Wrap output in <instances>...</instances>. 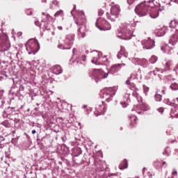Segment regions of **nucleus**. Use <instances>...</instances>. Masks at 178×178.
I'll return each instance as SVG.
<instances>
[{
  "instance_id": "1",
  "label": "nucleus",
  "mask_w": 178,
  "mask_h": 178,
  "mask_svg": "<svg viewBox=\"0 0 178 178\" xmlns=\"http://www.w3.org/2000/svg\"><path fill=\"white\" fill-rule=\"evenodd\" d=\"M76 24L80 26L78 29V35L81 38H84L86 37V23L87 19H86V15H84V11H76V16L74 17Z\"/></svg>"
},
{
  "instance_id": "2",
  "label": "nucleus",
  "mask_w": 178,
  "mask_h": 178,
  "mask_svg": "<svg viewBox=\"0 0 178 178\" xmlns=\"http://www.w3.org/2000/svg\"><path fill=\"white\" fill-rule=\"evenodd\" d=\"M134 31V29L131 24L124 23L121 24L120 29H118L117 37L122 38V40H131V35Z\"/></svg>"
},
{
  "instance_id": "3",
  "label": "nucleus",
  "mask_w": 178,
  "mask_h": 178,
  "mask_svg": "<svg viewBox=\"0 0 178 178\" xmlns=\"http://www.w3.org/2000/svg\"><path fill=\"white\" fill-rule=\"evenodd\" d=\"M26 49L29 55H31V54L35 55L40 49V43H38V40L30 39L26 44Z\"/></svg>"
},
{
  "instance_id": "4",
  "label": "nucleus",
  "mask_w": 178,
  "mask_h": 178,
  "mask_svg": "<svg viewBox=\"0 0 178 178\" xmlns=\"http://www.w3.org/2000/svg\"><path fill=\"white\" fill-rule=\"evenodd\" d=\"M115 94H116V89L115 88H106L104 90L101 91L100 97L107 102H111Z\"/></svg>"
},
{
  "instance_id": "5",
  "label": "nucleus",
  "mask_w": 178,
  "mask_h": 178,
  "mask_svg": "<svg viewBox=\"0 0 178 178\" xmlns=\"http://www.w3.org/2000/svg\"><path fill=\"white\" fill-rule=\"evenodd\" d=\"M120 16V7L118 5L111 6L110 13H107L106 17L111 22H115Z\"/></svg>"
},
{
  "instance_id": "6",
  "label": "nucleus",
  "mask_w": 178,
  "mask_h": 178,
  "mask_svg": "<svg viewBox=\"0 0 178 178\" xmlns=\"http://www.w3.org/2000/svg\"><path fill=\"white\" fill-rule=\"evenodd\" d=\"M109 74V72L106 73L101 70H92L90 72V77L94 79L96 83H98L99 80L102 79H106Z\"/></svg>"
},
{
  "instance_id": "7",
  "label": "nucleus",
  "mask_w": 178,
  "mask_h": 178,
  "mask_svg": "<svg viewBox=\"0 0 178 178\" xmlns=\"http://www.w3.org/2000/svg\"><path fill=\"white\" fill-rule=\"evenodd\" d=\"M95 25L96 27L99 29V30L103 31H106V30H111V24H109V23H108L106 20L102 17H99L97 19Z\"/></svg>"
},
{
  "instance_id": "8",
  "label": "nucleus",
  "mask_w": 178,
  "mask_h": 178,
  "mask_svg": "<svg viewBox=\"0 0 178 178\" xmlns=\"http://www.w3.org/2000/svg\"><path fill=\"white\" fill-rule=\"evenodd\" d=\"M150 6H147L144 3L138 4L136 8L135 12L138 16L143 17V16H146L148 10H149Z\"/></svg>"
},
{
  "instance_id": "9",
  "label": "nucleus",
  "mask_w": 178,
  "mask_h": 178,
  "mask_svg": "<svg viewBox=\"0 0 178 178\" xmlns=\"http://www.w3.org/2000/svg\"><path fill=\"white\" fill-rule=\"evenodd\" d=\"M163 70H160L159 68L156 67L153 71H150L146 75L145 79L146 80H153V79H155V76H156V74L161 79V76H162V74H163Z\"/></svg>"
},
{
  "instance_id": "10",
  "label": "nucleus",
  "mask_w": 178,
  "mask_h": 178,
  "mask_svg": "<svg viewBox=\"0 0 178 178\" xmlns=\"http://www.w3.org/2000/svg\"><path fill=\"white\" fill-rule=\"evenodd\" d=\"M73 53V59H75L77 62V63H82L81 61L86 62V55L81 54V53L76 51V49H73L72 50Z\"/></svg>"
},
{
  "instance_id": "11",
  "label": "nucleus",
  "mask_w": 178,
  "mask_h": 178,
  "mask_svg": "<svg viewBox=\"0 0 178 178\" xmlns=\"http://www.w3.org/2000/svg\"><path fill=\"white\" fill-rule=\"evenodd\" d=\"M143 49H152L155 47V41L148 38L147 40L142 41Z\"/></svg>"
},
{
  "instance_id": "12",
  "label": "nucleus",
  "mask_w": 178,
  "mask_h": 178,
  "mask_svg": "<svg viewBox=\"0 0 178 178\" xmlns=\"http://www.w3.org/2000/svg\"><path fill=\"white\" fill-rule=\"evenodd\" d=\"M149 15L152 19H156L158 16H159V10H161V8H159V6H150L149 7Z\"/></svg>"
},
{
  "instance_id": "13",
  "label": "nucleus",
  "mask_w": 178,
  "mask_h": 178,
  "mask_svg": "<svg viewBox=\"0 0 178 178\" xmlns=\"http://www.w3.org/2000/svg\"><path fill=\"white\" fill-rule=\"evenodd\" d=\"M96 111H95V115L96 116H99V115H104L106 112V107L104 105V102H102L95 107Z\"/></svg>"
},
{
  "instance_id": "14",
  "label": "nucleus",
  "mask_w": 178,
  "mask_h": 178,
  "mask_svg": "<svg viewBox=\"0 0 178 178\" xmlns=\"http://www.w3.org/2000/svg\"><path fill=\"white\" fill-rule=\"evenodd\" d=\"M132 62L135 65H140V66H143V67H147V66H148V60L145 58L140 59L138 58H134Z\"/></svg>"
},
{
  "instance_id": "15",
  "label": "nucleus",
  "mask_w": 178,
  "mask_h": 178,
  "mask_svg": "<svg viewBox=\"0 0 178 178\" xmlns=\"http://www.w3.org/2000/svg\"><path fill=\"white\" fill-rule=\"evenodd\" d=\"M131 88H129L126 93L125 96L124 97V102L121 103V105H122V108L127 107V105H129V102H130V95H131Z\"/></svg>"
},
{
  "instance_id": "16",
  "label": "nucleus",
  "mask_w": 178,
  "mask_h": 178,
  "mask_svg": "<svg viewBox=\"0 0 178 178\" xmlns=\"http://www.w3.org/2000/svg\"><path fill=\"white\" fill-rule=\"evenodd\" d=\"M129 54L126 53L124 50V47L121 46L120 51L118 52L117 57L118 59H127Z\"/></svg>"
},
{
  "instance_id": "17",
  "label": "nucleus",
  "mask_w": 178,
  "mask_h": 178,
  "mask_svg": "<svg viewBox=\"0 0 178 178\" xmlns=\"http://www.w3.org/2000/svg\"><path fill=\"white\" fill-rule=\"evenodd\" d=\"M122 66H126V64L122 63V64H115L113 65L109 71V73L111 74H115V73H118L119 70H120V68Z\"/></svg>"
},
{
  "instance_id": "18",
  "label": "nucleus",
  "mask_w": 178,
  "mask_h": 178,
  "mask_svg": "<svg viewBox=\"0 0 178 178\" xmlns=\"http://www.w3.org/2000/svg\"><path fill=\"white\" fill-rule=\"evenodd\" d=\"M74 41V35L69 34L65 36L64 40V44L66 45H73V42Z\"/></svg>"
},
{
  "instance_id": "19",
  "label": "nucleus",
  "mask_w": 178,
  "mask_h": 178,
  "mask_svg": "<svg viewBox=\"0 0 178 178\" xmlns=\"http://www.w3.org/2000/svg\"><path fill=\"white\" fill-rule=\"evenodd\" d=\"M42 22L43 23H46V22H55V19H54V18H52L49 14L42 12Z\"/></svg>"
},
{
  "instance_id": "20",
  "label": "nucleus",
  "mask_w": 178,
  "mask_h": 178,
  "mask_svg": "<svg viewBox=\"0 0 178 178\" xmlns=\"http://www.w3.org/2000/svg\"><path fill=\"white\" fill-rule=\"evenodd\" d=\"M177 42H178V29H175V33L171 35L169 41L172 45H176Z\"/></svg>"
},
{
  "instance_id": "21",
  "label": "nucleus",
  "mask_w": 178,
  "mask_h": 178,
  "mask_svg": "<svg viewBox=\"0 0 178 178\" xmlns=\"http://www.w3.org/2000/svg\"><path fill=\"white\" fill-rule=\"evenodd\" d=\"M172 69H173V70L175 72H176V70L178 68H176V66L175 67V63H173L172 60H168L166 63H165V70H163V73H165V72H166V70H172Z\"/></svg>"
},
{
  "instance_id": "22",
  "label": "nucleus",
  "mask_w": 178,
  "mask_h": 178,
  "mask_svg": "<svg viewBox=\"0 0 178 178\" xmlns=\"http://www.w3.org/2000/svg\"><path fill=\"white\" fill-rule=\"evenodd\" d=\"M166 30H168V27L163 26L161 28L158 29L156 31V34L157 37H162L163 35H165L166 34Z\"/></svg>"
},
{
  "instance_id": "23",
  "label": "nucleus",
  "mask_w": 178,
  "mask_h": 178,
  "mask_svg": "<svg viewBox=\"0 0 178 178\" xmlns=\"http://www.w3.org/2000/svg\"><path fill=\"white\" fill-rule=\"evenodd\" d=\"M136 108L140 111H143L144 112L149 111V107L148 105H147V104L144 103V102L137 104Z\"/></svg>"
},
{
  "instance_id": "24",
  "label": "nucleus",
  "mask_w": 178,
  "mask_h": 178,
  "mask_svg": "<svg viewBox=\"0 0 178 178\" xmlns=\"http://www.w3.org/2000/svg\"><path fill=\"white\" fill-rule=\"evenodd\" d=\"M51 70H52V73H54V74H62L63 72L62 70V67H60V65L54 66Z\"/></svg>"
},
{
  "instance_id": "25",
  "label": "nucleus",
  "mask_w": 178,
  "mask_h": 178,
  "mask_svg": "<svg viewBox=\"0 0 178 178\" xmlns=\"http://www.w3.org/2000/svg\"><path fill=\"white\" fill-rule=\"evenodd\" d=\"M161 49L164 52V54H168V55L172 54V51H173V49L172 47H169L168 45L162 46Z\"/></svg>"
},
{
  "instance_id": "26",
  "label": "nucleus",
  "mask_w": 178,
  "mask_h": 178,
  "mask_svg": "<svg viewBox=\"0 0 178 178\" xmlns=\"http://www.w3.org/2000/svg\"><path fill=\"white\" fill-rule=\"evenodd\" d=\"M128 166H129V164L127 163V160L124 159L119 165V169H120V170H123L124 169H127Z\"/></svg>"
},
{
  "instance_id": "27",
  "label": "nucleus",
  "mask_w": 178,
  "mask_h": 178,
  "mask_svg": "<svg viewBox=\"0 0 178 178\" xmlns=\"http://www.w3.org/2000/svg\"><path fill=\"white\" fill-rule=\"evenodd\" d=\"M95 165L97 168V169H99V170H100L101 172L106 169V165H105V163H104L103 164L99 163L98 165L97 164V162H95Z\"/></svg>"
},
{
  "instance_id": "28",
  "label": "nucleus",
  "mask_w": 178,
  "mask_h": 178,
  "mask_svg": "<svg viewBox=\"0 0 178 178\" xmlns=\"http://www.w3.org/2000/svg\"><path fill=\"white\" fill-rule=\"evenodd\" d=\"M177 26L178 22L176 20H173L170 22V29H173V30H175V29H176Z\"/></svg>"
},
{
  "instance_id": "29",
  "label": "nucleus",
  "mask_w": 178,
  "mask_h": 178,
  "mask_svg": "<svg viewBox=\"0 0 178 178\" xmlns=\"http://www.w3.org/2000/svg\"><path fill=\"white\" fill-rule=\"evenodd\" d=\"M132 95H133L134 97H136V99H137L138 102H139V104H141V103L143 102V97H141L140 95H138V93L134 92Z\"/></svg>"
},
{
  "instance_id": "30",
  "label": "nucleus",
  "mask_w": 178,
  "mask_h": 178,
  "mask_svg": "<svg viewBox=\"0 0 178 178\" xmlns=\"http://www.w3.org/2000/svg\"><path fill=\"white\" fill-rule=\"evenodd\" d=\"M130 119V124L131 126H133L134 124H136V122L137 120V117L135 115H131L129 117Z\"/></svg>"
},
{
  "instance_id": "31",
  "label": "nucleus",
  "mask_w": 178,
  "mask_h": 178,
  "mask_svg": "<svg viewBox=\"0 0 178 178\" xmlns=\"http://www.w3.org/2000/svg\"><path fill=\"white\" fill-rule=\"evenodd\" d=\"M137 77V73L136 72H133L131 76L129 77V80H138Z\"/></svg>"
},
{
  "instance_id": "32",
  "label": "nucleus",
  "mask_w": 178,
  "mask_h": 178,
  "mask_svg": "<svg viewBox=\"0 0 178 178\" xmlns=\"http://www.w3.org/2000/svg\"><path fill=\"white\" fill-rule=\"evenodd\" d=\"M154 99L155 101H156L157 102H161L162 101V95H159V94H156L154 96Z\"/></svg>"
},
{
  "instance_id": "33",
  "label": "nucleus",
  "mask_w": 178,
  "mask_h": 178,
  "mask_svg": "<svg viewBox=\"0 0 178 178\" xmlns=\"http://www.w3.org/2000/svg\"><path fill=\"white\" fill-rule=\"evenodd\" d=\"M170 88L172 91H176L178 90V84L177 83H173L170 85Z\"/></svg>"
},
{
  "instance_id": "34",
  "label": "nucleus",
  "mask_w": 178,
  "mask_h": 178,
  "mask_svg": "<svg viewBox=\"0 0 178 178\" xmlns=\"http://www.w3.org/2000/svg\"><path fill=\"white\" fill-rule=\"evenodd\" d=\"M58 48L59 49H70V47H63V44H62V43H60V40H58Z\"/></svg>"
},
{
  "instance_id": "35",
  "label": "nucleus",
  "mask_w": 178,
  "mask_h": 178,
  "mask_svg": "<svg viewBox=\"0 0 178 178\" xmlns=\"http://www.w3.org/2000/svg\"><path fill=\"white\" fill-rule=\"evenodd\" d=\"M156 60H158V57H156V56H152L149 59L150 63H156Z\"/></svg>"
},
{
  "instance_id": "36",
  "label": "nucleus",
  "mask_w": 178,
  "mask_h": 178,
  "mask_svg": "<svg viewBox=\"0 0 178 178\" xmlns=\"http://www.w3.org/2000/svg\"><path fill=\"white\" fill-rule=\"evenodd\" d=\"M92 63H95V65H102L100 60H98V57H94L92 60Z\"/></svg>"
},
{
  "instance_id": "37",
  "label": "nucleus",
  "mask_w": 178,
  "mask_h": 178,
  "mask_svg": "<svg viewBox=\"0 0 178 178\" xmlns=\"http://www.w3.org/2000/svg\"><path fill=\"white\" fill-rule=\"evenodd\" d=\"M58 16H63V10H60L54 14V17H58Z\"/></svg>"
},
{
  "instance_id": "38",
  "label": "nucleus",
  "mask_w": 178,
  "mask_h": 178,
  "mask_svg": "<svg viewBox=\"0 0 178 178\" xmlns=\"http://www.w3.org/2000/svg\"><path fill=\"white\" fill-rule=\"evenodd\" d=\"M77 154H74V156H79V155H81V149L80 148H76L75 150H74V153Z\"/></svg>"
},
{
  "instance_id": "39",
  "label": "nucleus",
  "mask_w": 178,
  "mask_h": 178,
  "mask_svg": "<svg viewBox=\"0 0 178 178\" xmlns=\"http://www.w3.org/2000/svg\"><path fill=\"white\" fill-rule=\"evenodd\" d=\"M149 91V88H148L147 86L144 85L143 86V92L147 95L148 94V92Z\"/></svg>"
},
{
  "instance_id": "40",
  "label": "nucleus",
  "mask_w": 178,
  "mask_h": 178,
  "mask_svg": "<svg viewBox=\"0 0 178 178\" xmlns=\"http://www.w3.org/2000/svg\"><path fill=\"white\" fill-rule=\"evenodd\" d=\"M178 111V108H176V106H172L171 108V113H175V112H177Z\"/></svg>"
},
{
  "instance_id": "41",
  "label": "nucleus",
  "mask_w": 178,
  "mask_h": 178,
  "mask_svg": "<svg viewBox=\"0 0 178 178\" xmlns=\"http://www.w3.org/2000/svg\"><path fill=\"white\" fill-rule=\"evenodd\" d=\"M164 104H167V105H172L170 104V100H169V99H165Z\"/></svg>"
},
{
  "instance_id": "42",
  "label": "nucleus",
  "mask_w": 178,
  "mask_h": 178,
  "mask_svg": "<svg viewBox=\"0 0 178 178\" xmlns=\"http://www.w3.org/2000/svg\"><path fill=\"white\" fill-rule=\"evenodd\" d=\"M102 15H104V10H102V9L99 10L98 15L99 16H102Z\"/></svg>"
},
{
  "instance_id": "43",
  "label": "nucleus",
  "mask_w": 178,
  "mask_h": 178,
  "mask_svg": "<svg viewBox=\"0 0 178 178\" xmlns=\"http://www.w3.org/2000/svg\"><path fill=\"white\" fill-rule=\"evenodd\" d=\"M51 3H52V5H56V6H58V0H53L51 1Z\"/></svg>"
},
{
  "instance_id": "44",
  "label": "nucleus",
  "mask_w": 178,
  "mask_h": 178,
  "mask_svg": "<svg viewBox=\"0 0 178 178\" xmlns=\"http://www.w3.org/2000/svg\"><path fill=\"white\" fill-rule=\"evenodd\" d=\"M172 176H177V171H176L175 169H173L172 172Z\"/></svg>"
},
{
  "instance_id": "45",
  "label": "nucleus",
  "mask_w": 178,
  "mask_h": 178,
  "mask_svg": "<svg viewBox=\"0 0 178 178\" xmlns=\"http://www.w3.org/2000/svg\"><path fill=\"white\" fill-rule=\"evenodd\" d=\"M157 111H158V112H159L160 113H163L164 109H163V108L161 107V108H158Z\"/></svg>"
},
{
  "instance_id": "46",
  "label": "nucleus",
  "mask_w": 178,
  "mask_h": 178,
  "mask_svg": "<svg viewBox=\"0 0 178 178\" xmlns=\"http://www.w3.org/2000/svg\"><path fill=\"white\" fill-rule=\"evenodd\" d=\"M5 154H6V158H9V156H10V154L9 153V152H6Z\"/></svg>"
},
{
  "instance_id": "47",
  "label": "nucleus",
  "mask_w": 178,
  "mask_h": 178,
  "mask_svg": "<svg viewBox=\"0 0 178 178\" xmlns=\"http://www.w3.org/2000/svg\"><path fill=\"white\" fill-rule=\"evenodd\" d=\"M74 10H76V5H74V8H73V10L71 11V15H72V16H74L73 12H74Z\"/></svg>"
},
{
  "instance_id": "48",
  "label": "nucleus",
  "mask_w": 178,
  "mask_h": 178,
  "mask_svg": "<svg viewBox=\"0 0 178 178\" xmlns=\"http://www.w3.org/2000/svg\"><path fill=\"white\" fill-rule=\"evenodd\" d=\"M94 54H95V55H96L97 56H98V58H99V53H98V51H94Z\"/></svg>"
},
{
  "instance_id": "49",
  "label": "nucleus",
  "mask_w": 178,
  "mask_h": 178,
  "mask_svg": "<svg viewBox=\"0 0 178 178\" xmlns=\"http://www.w3.org/2000/svg\"><path fill=\"white\" fill-rule=\"evenodd\" d=\"M130 79H129V78H128V79L126 81V84H127V85H129V84H130Z\"/></svg>"
},
{
  "instance_id": "50",
  "label": "nucleus",
  "mask_w": 178,
  "mask_h": 178,
  "mask_svg": "<svg viewBox=\"0 0 178 178\" xmlns=\"http://www.w3.org/2000/svg\"><path fill=\"white\" fill-rule=\"evenodd\" d=\"M57 29L58 30H63V28L61 26H59L57 27Z\"/></svg>"
},
{
  "instance_id": "51",
  "label": "nucleus",
  "mask_w": 178,
  "mask_h": 178,
  "mask_svg": "<svg viewBox=\"0 0 178 178\" xmlns=\"http://www.w3.org/2000/svg\"><path fill=\"white\" fill-rule=\"evenodd\" d=\"M36 133H37V131H35V130L32 131V134H35Z\"/></svg>"
},
{
  "instance_id": "52",
  "label": "nucleus",
  "mask_w": 178,
  "mask_h": 178,
  "mask_svg": "<svg viewBox=\"0 0 178 178\" xmlns=\"http://www.w3.org/2000/svg\"><path fill=\"white\" fill-rule=\"evenodd\" d=\"M166 134H168V136H169V135L172 134V133H170L169 131H167Z\"/></svg>"
},
{
  "instance_id": "53",
  "label": "nucleus",
  "mask_w": 178,
  "mask_h": 178,
  "mask_svg": "<svg viewBox=\"0 0 178 178\" xmlns=\"http://www.w3.org/2000/svg\"><path fill=\"white\" fill-rule=\"evenodd\" d=\"M35 26H40V24H38V22H35Z\"/></svg>"
},
{
  "instance_id": "54",
  "label": "nucleus",
  "mask_w": 178,
  "mask_h": 178,
  "mask_svg": "<svg viewBox=\"0 0 178 178\" xmlns=\"http://www.w3.org/2000/svg\"><path fill=\"white\" fill-rule=\"evenodd\" d=\"M174 2L178 5V0H174Z\"/></svg>"
},
{
  "instance_id": "55",
  "label": "nucleus",
  "mask_w": 178,
  "mask_h": 178,
  "mask_svg": "<svg viewBox=\"0 0 178 178\" xmlns=\"http://www.w3.org/2000/svg\"><path fill=\"white\" fill-rule=\"evenodd\" d=\"M176 102L178 103V97H177V98L175 99V102Z\"/></svg>"
},
{
  "instance_id": "56",
  "label": "nucleus",
  "mask_w": 178,
  "mask_h": 178,
  "mask_svg": "<svg viewBox=\"0 0 178 178\" xmlns=\"http://www.w3.org/2000/svg\"><path fill=\"white\" fill-rule=\"evenodd\" d=\"M145 169H147V168H143V173H144V172H145Z\"/></svg>"
},
{
  "instance_id": "57",
  "label": "nucleus",
  "mask_w": 178,
  "mask_h": 178,
  "mask_svg": "<svg viewBox=\"0 0 178 178\" xmlns=\"http://www.w3.org/2000/svg\"><path fill=\"white\" fill-rule=\"evenodd\" d=\"M18 35L20 37V35H22V32H19Z\"/></svg>"
},
{
  "instance_id": "58",
  "label": "nucleus",
  "mask_w": 178,
  "mask_h": 178,
  "mask_svg": "<svg viewBox=\"0 0 178 178\" xmlns=\"http://www.w3.org/2000/svg\"><path fill=\"white\" fill-rule=\"evenodd\" d=\"M161 94H165V90H161Z\"/></svg>"
},
{
  "instance_id": "59",
  "label": "nucleus",
  "mask_w": 178,
  "mask_h": 178,
  "mask_svg": "<svg viewBox=\"0 0 178 178\" xmlns=\"http://www.w3.org/2000/svg\"><path fill=\"white\" fill-rule=\"evenodd\" d=\"M51 35H55V33L54 32H51Z\"/></svg>"
},
{
  "instance_id": "60",
  "label": "nucleus",
  "mask_w": 178,
  "mask_h": 178,
  "mask_svg": "<svg viewBox=\"0 0 178 178\" xmlns=\"http://www.w3.org/2000/svg\"><path fill=\"white\" fill-rule=\"evenodd\" d=\"M42 2L44 3V2H47V0H42Z\"/></svg>"
},
{
  "instance_id": "61",
  "label": "nucleus",
  "mask_w": 178,
  "mask_h": 178,
  "mask_svg": "<svg viewBox=\"0 0 178 178\" xmlns=\"http://www.w3.org/2000/svg\"><path fill=\"white\" fill-rule=\"evenodd\" d=\"M83 108H87V106L83 105Z\"/></svg>"
},
{
  "instance_id": "62",
  "label": "nucleus",
  "mask_w": 178,
  "mask_h": 178,
  "mask_svg": "<svg viewBox=\"0 0 178 178\" xmlns=\"http://www.w3.org/2000/svg\"><path fill=\"white\" fill-rule=\"evenodd\" d=\"M175 118H178V114H176L175 116Z\"/></svg>"
},
{
  "instance_id": "63",
  "label": "nucleus",
  "mask_w": 178,
  "mask_h": 178,
  "mask_svg": "<svg viewBox=\"0 0 178 178\" xmlns=\"http://www.w3.org/2000/svg\"><path fill=\"white\" fill-rule=\"evenodd\" d=\"M176 69H178V64L176 65Z\"/></svg>"
},
{
  "instance_id": "64",
  "label": "nucleus",
  "mask_w": 178,
  "mask_h": 178,
  "mask_svg": "<svg viewBox=\"0 0 178 178\" xmlns=\"http://www.w3.org/2000/svg\"><path fill=\"white\" fill-rule=\"evenodd\" d=\"M149 3H152L153 1H149Z\"/></svg>"
}]
</instances>
